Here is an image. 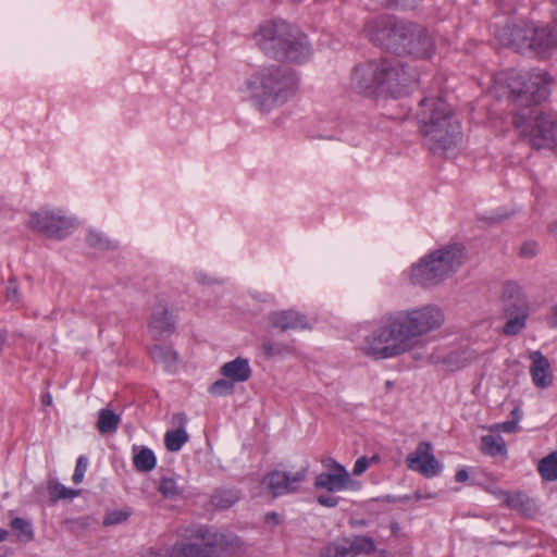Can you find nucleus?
<instances>
[{
  "mask_svg": "<svg viewBox=\"0 0 557 557\" xmlns=\"http://www.w3.org/2000/svg\"><path fill=\"white\" fill-rule=\"evenodd\" d=\"M323 465L326 468V471L321 472L315 476V488L325 490L330 493L358 491L360 488V482L352 480L350 473L341 463L333 459H327Z\"/></svg>",
  "mask_w": 557,
  "mask_h": 557,
  "instance_id": "12",
  "label": "nucleus"
},
{
  "mask_svg": "<svg viewBox=\"0 0 557 557\" xmlns=\"http://www.w3.org/2000/svg\"><path fill=\"white\" fill-rule=\"evenodd\" d=\"M265 522H267L269 525H273V527H274V525L278 524V522H280V517H278V515H277V513H275V512L268 513V515L265 516Z\"/></svg>",
  "mask_w": 557,
  "mask_h": 557,
  "instance_id": "54",
  "label": "nucleus"
},
{
  "mask_svg": "<svg viewBox=\"0 0 557 557\" xmlns=\"http://www.w3.org/2000/svg\"><path fill=\"white\" fill-rule=\"evenodd\" d=\"M121 421L119 414L110 409H101L97 421V429L100 433H114Z\"/></svg>",
  "mask_w": 557,
  "mask_h": 557,
  "instance_id": "32",
  "label": "nucleus"
},
{
  "mask_svg": "<svg viewBox=\"0 0 557 557\" xmlns=\"http://www.w3.org/2000/svg\"><path fill=\"white\" fill-rule=\"evenodd\" d=\"M539 472L546 481L557 480V450L541 459L539 462Z\"/></svg>",
  "mask_w": 557,
  "mask_h": 557,
  "instance_id": "34",
  "label": "nucleus"
},
{
  "mask_svg": "<svg viewBox=\"0 0 557 557\" xmlns=\"http://www.w3.org/2000/svg\"><path fill=\"white\" fill-rule=\"evenodd\" d=\"M379 61L357 64L350 74L349 87L357 94L372 95L380 89Z\"/></svg>",
  "mask_w": 557,
  "mask_h": 557,
  "instance_id": "17",
  "label": "nucleus"
},
{
  "mask_svg": "<svg viewBox=\"0 0 557 557\" xmlns=\"http://www.w3.org/2000/svg\"><path fill=\"white\" fill-rule=\"evenodd\" d=\"M504 311H529L528 301L522 288L516 282H506L503 287Z\"/></svg>",
  "mask_w": 557,
  "mask_h": 557,
  "instance_id": "23",
  "label": "nucleus"
},
{
  "mask_svg": "<svg viewBox=\"0 0 557 557\" xmlns=\"http://www.w3.org/2000/svg\"><path fill=\"white\" fill-rule=\"evenodd\" d=\"M233 539L214 529H199L190 542L175 545L156 557H224Z\"/></svg>",
  "mask_w": 557,
  "mask_h": 557,
  "instance_id": "6",
  "label": "nucleus"
},
{
  "mask_svg": "<svg viewBox=\"0 0 557 557\" xmlns=\"http://www.w3.org/2000/svg\"><path fill=\"white\" fill-rule=\"evenodd\" d=\"M350 549V554L352 557L356 555H369L375 550V543L371 537L368 536H356L354 537L349 545H346Z\"/></svg>",
  "mask_w": 557,
  "mask_h": 557,
  "instance_id": "38",
  "label": "nucleus"
},
{
  "mask_svg": "<svg viewBox=\"0 0 557 557\" xmlns=\"http://www.w3.org/2000/svg\"><path fill=\"white\" fill-rule=\"evenodd\" d=\"M253 40L267 55L288 63H305L313 53L308 37L284 21L262 24Z\"/></svg>",
  "mask_w": 557,
  "mask_h": 557,
  "instance_id": "3",
  "label": "nucleus"
},
{
  "mask_svg": "<svg viewBox=\"0 0 557 557\" xmlns=\"http://www.w3.org/2000/svg\"><path fill=\"white\" fill-rule=\"evenodd\" d=\"M11 528L16 533V540L22 543H28L34 540V530L29 521L22 518H14L11 521Z\"/></svg>",
  "mask_w": 557,
  "mask_h": 557,
  "instance_id": "39",
  "label": "nucleus"
},
{
  "mask_svg": "<svg viewBox=\"0 0 557 557\" xmlns=\"http://www.w3.org/2000/svg\"><path fill=\"white\" fill-rule=\"evenodd\" d=\"M158 491L166 499H176L183 494V487L177 483V480L172 475H163L160 479Z\"/></svg>",
  "mask_w": 557,
  "mask_h": 557,
  "instance_id": "33",
  "label": "nucleus"
},
{
  "mask_svg": "<svg viewBox=\"0 0 557 557\" xmlns=\"http://www.w3.org/2000/svg\"><path fill=\"white\" fill-rule=\"evenodd\" d=\"M556 25L554 27L549 26H535L533 25L532 35L534 33H546V36H543L541 39L544 44H546L547 47H530V50L534 51L535 53L540 55H546L555 50H557V18L555 17Z\"/></svg>",
  "mask_w": 557,
  "mask_h": 557,
  "instance_id": "27",
  "label": "nucleus"
},
{
  "mask_svg": "<svg viewBox=\"0 0 557 557\" xmlns=\"http://www.w3.org/2000/svg\"><path fill=\"white\" fill-rule=\"evenodd\" d=\"M174 320L169 311L166 304L158 302L151 313L149 330L154 337L170 335L174 330Z\"/></svg>",
  "mask_w": 557,
  "mask_h": 557,
  "instance_id": "22",
  "label": "nucleus"
},
{
  "mask_svg": "<svg viewBox=\"0 0 557 557\" xmlns=\"http://www.w3.org/2000/svg\"><path fill=\"white\" fill-rule=\"evenodd\" d=\"M537 253V245L535 243H524L520 247V255L523 258H532Z\"/></svg>",
  "mask_w": 557,
  "mask_h": 557,
  "instance_id": "48",
  "label": "nucleus"
},
{
  "mask_svg": "<svg viewBox=\"0 0 557 557\" xmlns=\"http://www.w3.org/2000/svg\"><path fill=\"white\" fill-rule=\"evenodd\" d=\"M399 313L417 342L421 336L438 329L444 322L442 310L433 305L403 310Z\"/></svg>",
  "mask_w": 557,
  "mask_h": 557,
  "instance_id": "11",
  "label": "nucleus"
},
{
  "mask_svg": "<svg viewBox=\"0 0 557 557\" xmlns=\"http://www.w3.org/2000/svg\"><path fill=\"white\" fill-rule=\"evenodd\" d=\"M5 341H7V331L0 329V350L2 349Z\"/></svg>",
  "mask_w": 557,
  "mask_h": 557,
  "instance_id": "56",
  "label": "nucleus"
},
{
  "mask_svg": "<svg viewBox=\"0 0 557 557\" xmlns=\"http://www.w3.org/2000/svg\"><path fill=\"white\" fill-rule=\"evenodd\" d=\"M548 323L550 326H557V304L552 307Z\"/></svg>",
  "mask_w": 557,
  "mask_h": 557,
  "instance_id": "53",
  "label": "nucleus"
},
{
  "mask_svg": "<svg viewBox=\"0 0 557 557\" xmlns=\"http://www.w3.org/2000/svg\"><path fill=\"white\" fill-rule=\"evenodd\" d=\"M380 90L398 96L412 87L417 81V73L397 59L379 60Z\"/></svg>",
  "mask_w": 557,
  "mask_h": 557,
  "instance_id": "9",
  "label": "nucleus"
},
{
  "mask_svg": "<svg viewBox=\"0 0 557 557\" xmlns=\"http://www.w3.org/2000/svg\"><path fill=\"white\" fill-rule=\"evenodd\" d=\"M468 479L469 474L468 471L465 469L459 470L455 475V480L460 483L466 482Z\"/></svg>",
  "mask_w": 557,
  "mask_h": 557,
  "instance_id": "55",
  "label": "nucleus"
},
{
  "mask_svg": "<svg viewBox=\"0 0 557 557\" xmlns=\"http://www.w3.org/2000/svg\"><path fill=\"white\" fill-rule=\"evenodd\" d=\"M453 114L450 106L441 97L430 96L423 98L416 112L420 133H422V128H429Z\"/></svg>",
  "mask_w": 557,
  "mask_h": 557,
  "instance_id": "18",
  "label": "nucleus"
},
{
  "mask_svg": "<svg viewBox=\"0 0 557 557\" xmlns=\"http://www.w3.org/2000/svg\"><path fill=\"white\" fill-rule=\"evenodd\" d=\"M298 85L295 71L271 64L252 72L245 82L244 90L261 111H270L287 102L296 94Z\"/></svg>",
  "mask_w": 557,
  "mask_h": 557,
  "instance_id": "2",
  "label": "nucleus"
},
{
  "mask_svg": "<svg viewBox=\"0 0 557 557\" xmlns=\"http://www.w3.org/2000/svg\"><path fill=\"white\" fill-rule=\"evenodd\" d=\"M379 460V457L377 456H373L372 458L368 459L367 457H360L356 460L355 462V466H354V469H352V473L355 475H360L362 474L369 467V465L371 462H376Z\"/></svg>",
  "mask_w": 557,
  "mask_h": 557,
  "instance_id": "46",
  "label": "nucleus"
},
{
  "mask_svg": "<svg viewBox=\"0 0 557 557\" xmlns=\"http://www.w3.org/2000/svg\"><path fill=\"white\" fill-rule=\"evenodd\" d=\"M360 351L372 360H384L399 356L382 320L377 327L363 338Z\"/></svg>",
  "mask_w": 557,
  "mask_h": 557,
  "instance_id": "15",
  "label": "nucleus"
},
{
  "mask_svg": "<svg viewBox=\"0 0 557 557\" xmlns=\"http://www.w3.org/2000/svg\"><path fill=\"white\" fill-rule=\"evenodd\" d=\"M494 431H502L505 433H513L518 430V422L517 421H506L499 424H496L493 426Z\"/></svg>",
  "mask_w": 557,
  "mask_h": 557,
  "instance_id": "49",
  "label": "nucleus"
},
{
  "mask_svg": "<svg viewBox=\"0 0 557 557\" xmlns=\"http://www.w3.org/2000/svg\"><path fill=\"white\" fill-rule=\"evenodd\" d=\"M529 311H511L505 312L507 322L504 326V334L506 335H516L521 332L525 326V320L528 318Z\"/></svg>",
  "mask_w": 557,
  "mask_h": 557,
  "instance_id": "31",
  "label": "nucleus"
},
{
  "mask_svg": "<svg viewBox=\"0 0 557 557\" xmlns=\"http://www.w3.org/2000/svg\"><path fill=\"white\" fill-rule=\"evenodd\" d=\"M467 259L463 246L454 244L440 247L423 256L408 271L411 284L431 287L453 276Z\"/></svg>",
  "mask_w": 557,
  "mask_h": 557,
  "instance_id": "4",
  "label": "nucleus"
},
{
  "mask_svg": "<svg viewBox=\"0 0 557 557\" xmlns=\"http://www.w3.org/2000/svg\"><path fill=\"white\" fill-rule=\"evenodd\" d=\"M481 450L490 456H506V444L502 436L487 434L481 438Z\"/></svg>",
  "mask_w": 557,
  "mask_h": 557,
  "instance_id": "30",
  "label": "nucleus"
},
{
  "mask_svg": "<svg viewBox=\"0 0 557 557\" xmlns=\"http://www.w3.org/2000/svg\"><path fill=\"white\" fill-rule=\"evenodd\" d=\"M550 79L544 72H520L510 70L494 77L491 91L496 97L515 98L520 106L537 103L548 95Z\"/></svg>",
  "mask_w": 557,
  "mask_h": 557,
  "instance_id": "5",
  "label": "nucleus"
},
{
  "mask_svg": "<svg viewBox=\"0 0 557 557\" xmlns=\"http://www.w3.org/2000/svg\"><path fill=\"white\" fill-rule=\"evenodd\" d=\"M188 441L185 428L168 431L164 435V445L170 451H177Z\"/></svg>",
  "mask_w": 557,
  "mask_h": 557,
  "instance_id": "35",
  "label": "nucleus"
},
{
  "mask_svg": "<svg viewBox=\"0 0 557 557\" xmlns=\"http://www.w3.org/2000/svg\"><path fill=\"white\" fill-rule=\"evenodd\" d=\"M259 349L268 359H282L295 352V347L290 343H284L268 336L262 338Z\"/></svg>",
  "mask_w": 557,
  "mask_h": 557,
  "instance_id": "25",
  "label": "nucleus"
},
{
  "mask_svg": "<svg viewBox=\"0 0 557 557\" xmlns=\"http://www.w3.org/2000/svg\"><path fill=\"white\" fill-rule=\"evenodd\" d=\"M532 24H521L513 26H506L502 29H498L496 33V37L498 41L507 47H511L518 51L530 50V47H547L541 39L543 36L547 34L534 33L532 37Z\"/></svg>",
  "mask_w": 557,
  "mask_h": 557,
  "instance_id": "13",
  "label": "nucleus"
},
{
  "mask_svg": "<svg viewBox=\"0 0 557 557\" xmlns=\"http://www.w3.org/2000/svg\"><path fill=\"white\" fill-rule=\"evenodd\" d=\"M320 557H352L346 545L331 544L321 553Z\"/></svg>",
  "mask_w": 557,
  "mask_h": 557,
  "instance_id": "43",
  "label": "nucleus"
},
{
  "mask_svg": "<svg viewBox=\"0 0 557 557\" xmlns=\"http://www.w3.org/2000/svg\"><path fill=\"white\" fill-rule=\"evenodd\" d=\"M515 125L537 148L557 147V117L537 108H523L515 115Z\"/></svg>",
  "mask_w": 557,
  "mask_h": 557,
  "instance_id": "7",
  "label": "nucleus"
},
{
  "mask_svg": "<svg viewBox=\"0 0 557 557\" xmlns=\"http://www.w3.org/2000/svg\"><path fill=\"white\" fill-rule=\"evenodd\" d=\"M128 517H129V512L126 510L110 511L106 515V517L103 519V524L106 527L120 524V523L126 521Z\"/></svg>",
  "mask_w": 557,
  "mask_h": 557,
  "instance_id": "44",
  "label": "nucleus"
},
{
  "mask_svg": "<svg viewBox=\"0 0 557 557\" xmlns=\"http://www.w3.org/2000/svg\"><path fill=\"white\" fill-rule=\"evenodd\" d=\"M9 537V531L0 529V542L5 541Z\"/></svg>",
  "mask_w": 557,
  "mask_h": 557,
  "instance_id": "57",
  "label": "nucleus"
},
{
  "mask_svg": "<svg viewBox=\"0 0 557 557\" xmlns=\"http://www.w3.org/2000/svg\"><path fill=\"white\" fill-rule=\"evenodd\" d=\"M86 240L90 247L98 250H110L116 247L115 242L98 230H89Z\"/></svg>",
  "mask_w": 557,
  "mask_h": 557,
  "instance_id": "37",
  "label": "nucleus"
},
{
  "mask_svg": "<svg viewBox=\"0 0 557 557\" xmlns=\"http://www.w3.org/2000/svg\"><path fill=\"white\" fill-rule=\"evenodd\" d=\"M237 499H238V496L235 492L220 491V492H216L212 496V504L215 507L224 509V508H228L230 506H232Z\"/></svg>",
  "mask_w": 557,
  "mask_h": 557,
  "instance_id": "41",
  "label": "nucleus"
},
{
  "mask_svg": "<svg viewBox=\"0 0 557 557\" xmlns=\"http://www.w3.org/2000/svg\"><path fill=\"white\" fill-rule=\"evenodd\" d=\"M529 358L532 360L530 373L534 385L539 388H547L553 384V373L548 359L539 350L531 351Z\"/></svg>",
  "mask_w": 557,
  "mask_h": 557,
  "instance_id": "21",
  "label": "nucleus"
},
{
  "mask_svg": "<svg viewBox=\"0 0 557 557\" xmlns=\"http://www.w3.org/2000/svg\"><path fill=\"white\" fill-rule=\"evenodd\" d=\"M414 498L416 499H422V498H424V495H422L420 492H416L414 493Z\"/></svg>",
  "mask_w": 557,
  "mask_h": 557,
  "instance_id": "59",
  "label": "nucleus"
},
{
  "mask_svg": "<svg viewBox=\"0 0 557 557\" xmlns=\"http://www.w3.org/2000/svg\"><path fill=\"white\" fill-rule=\"evenodd\" d=\"M425 497H433V495H431V494H429V495H428V494H424V498H425Z\"/></svg>",
  "mask_w": 557,
  "mask_h": 557,
  "instance_id": "61",
  "label": "nucleus"
},
{
  "mask_svg": "<svg viewBox=\"0 0 557 557\" xmlns=\"http://www.w3.org/2000/svg\"><path fill=\"white\" fill-rule=\"evenodd\" d=\"M133 463L136 470L148 472L156 467L157 459L151 449L146 447H134Z\"/></svg>",
  "mask_w": 557,
  "mask_h": 557,
  "instance_id": "29",
  "label": "nucleus"
},
{
  "mask_svg": "<svg viewBox=\"0 0 557 557\" xmlns=\"http://www.w3.org/2000/svg\"><path fill=\"white\" fill-rule=\"evenodd\" d=\"M475 358L472 351H455L447 358V363L451 370L459 369L469 364Z\"/></svg>",
  "mask_w": 557,
  "mask_h": 557,
  "instance_id": "40",
  "label": "nucleus"
},
{
  "mask_svg": "<svg viewBox=\"0 0 557 557\" xmlns=\"http://www.w3.org/2000/svg\"><path fill=\"white\" fill-rule=\"evenodd\" d=\"M421 135L433 153L445 154L457 146L461 132L459 122L453 114L429 128H422Z\"/></svg>",
  "mask_w": 557,
  "mask_h": 557,
  "instance_id": "10",
  "label": "nucleus"
},
{
  "mask_svg": "<svg viewBox=\"0 0 557 557\" xmlns=\"http://www.w3.org/2000/svg\"><path fill=\"white\" fill-rule=\"evenodd\" d=\"M7 299L12 302H17L20 300V292L18 286L15 280L11 278L9 280L8 286H7Z\"/></svg>",
  "mask_w": 557,
  "mask_h": 557,
  "instance_id": "47",
  "label": "nucleus"
},
{
  "mask_svg": "<svg viewBox=\"0 0 557 557\" xmlns=\"http://www.w3.org/2000/svg\"><path fill=\"white\" fill-rule=\"evenodd\" d=\"M150 355L154 362L162 364L166 370L172 371L175 369L177 362V354L168 346L156 345Z\"/></svg>",
  "mask_w": 557,
  "mask_h": 557,
  "instance_id": "28",
  "label": "nucleus"
},
{
  "mask_svg": "<svg viewBox=\"0 0 557 557\" xmlns=\"http://www.w3.org/2000/svg\"><path fill=\"white\" fill-rule=\"evenodd\" d=\"M234 391V383L224 377L215 381L209 388V392L213 396H225L232 394Z\"/></svg>",
  "mask_w": 557,
  "mask_h": 557,
  "instance_id": "42",
  "label": "nucleus"
},
{
  "mask_svg": "<svg viewBox=\"0 0 557 557\" xmlns=\"http://www.w3.org/2000/svg\"><path fill=\"white\" fill-rule=\"evenodd\" d=\"M47 487H48L49 497L52 503H55L60 499H72L79 494V491L67 488L54 480H50L48 482Z\"/></svg>",
  "mask_w": 557,
  "mask_h": 557,
  "instance_id": "36",
  "label": "nucleus"
},
{
  "mask_svg": "<svg viewBox=\"0 0 557 557\" xmlns=\"http://www.w3.org/2000/svg\"><path fill=\"white\" fill-rule=\"evenodd\" d=\"M407 467L430 479L438 475L443 465L433 454L432 445L429 442H420L416 449L406 458Z\"/></svg>",
  "mask_w": 557,
  "mask_h": 557,
  "instance_id": "16",
  "label": "nucleus"
},
{
  "mask_svg": "<svg viewBox=\"0 0 557 557\" xmlns=\"http://www.w3.org/2000/svg\"><path fill=\"white\" fill-rule=\"evenodd\" d=\"M187 422V418L184 413H175L173 416V424L177 425L178 428H184Z\"/></svg>",
  "mask_w": 557,
  "mask_h": 557,
  "instance_id": "52",
  "label": "nucleus"
},
{
  "mask_svg": "<svg viewBox=\"0 0 557 557\" xmlns=\"http://www.w3.org/2000/svg\"><path fill=\"white\" fill-rule=\"evenodd\" d=\"M367 33L372 40L398 54L428 59L435 50L434 40L424 27L393 16L372 20L367 25Z\"/></svg>",
  "mask_w": 557,
  "mask_h": 557,
  "instance_id": "1",
  "label": "nucleus"
},
{
  "mask_svg": "<svg viewBox=\"0 0 557 557\" xmlns=\"http://www.w3.org/2000/svg\"><path fill=\"white\" fill-rule=\"evenodd\" d=\"M87 467H88L87 458L84 456L78 457L76 467H75V471H74V474L72 478V480L75 484H79L83 481L85 472L87 470Z\"/></svg>",
  "mask_w": 557,
  "mask_h": 557,
  "instance_id": "45",
  "label": "nucleus"
},
{
  "mask_svg": "<svg viewBox=\"0 0 557 557\" xmlns=\"http://www.w3.org/2000/svg\"><path fill=\"white\" fill-rule=\"evenodd\" d=\"M382 321L399 356L411 350L417 345V341L399 311L385 314Z\"/></svg>",
  "mask_w": 557,
  "mask_h": 557,
  "instance_id": "19",
  "label": "nucleus"
},
{
  "mask_svg": "<svg viewBox=\"0 0 557 557\" xmlns=\"http://www.w3.org/2000/svg\"><path fill=\"white\" fill-rule=\"evenodd\" d=\"M78 522H81L82 525H86L87 524L85 519H82Z\"/></svg>",
  "mask_w": 557,
  "mask_h": 557,
  "instance_id": "60",
  "label": "nucleus"
},
{
  "mask_svg": "<svg viewBox=\"0 0 557 557\" xmlns=\"http://www.w3.org/2000/svg\"><path fill=\"white\" fill-rule=\"evenodd\" d=\"M503 502L511 509L518 510L523 515H531L535 511L534 502L524 493H504Z\"/></svg>",
  "mask_w": 557,
  "mask_h": 557,
  "instance_id": "26",
  "label": "nucleus"
},
{
  "mask_svg": "<svg viewBox=\"0 0 557 557\" xmlns=\"http://www.w3.org/2000/svg\"><path fill=\"white\" fill-rule=\"evenodd\" d=\"M318 503L325 507H335L338 504V499L333 496L320 495L317 498Z\"/></svg>",
  "mask_w": 557,
  "mask_h": 557,
  "instance_id": "50",
  "label": "nucleus"
},
{
  "mask_svg": "<svg viewBox=\"0 0 557 557\" xmlns=\"http://www.w3.org/2000/svg\"><path fill=\"white\" fill-rule=\"evenodd\" d=\"M27 226L49 239L61 240L78 226L77 221L55 208H40L29 213Z\"/></svg>",
  "mask_w": 557,
  "mask_h": 557,
  "instance_id": "8",
  "label": "nucleus"
},
{
  "mask_svg": "<svg viewBox=\"0 0 557 557\" xmlns=\"http://www.w3.org/2000/svg\"><path fill=\"white\" fill-rule=\"evenodd\" d=\"M42 403H44L45 405H51V403H52V398H51V396H50V395H46V396H44V397H42Z\"/></svg>",
  "mask_w": 557,
  "mask_h": 557,
  "instance_id": "58",
  "label": "nucleus"
},
{
  "mask_svg": "<svg viewBox=\"0 0 557 557\" xmlns=\"http://www.w3.org/2000/svg\"><path fill=\"white\" fill-rule=\"evenodd\" d=\"M309 469L308 461L295 471L274 470L268 473L262 484L269 490L273 497L289 494L297 491L298 486L306 480Z\"/></svg>",
  "mask_w": 557,
  "mask_h": 557,
  "instance_id": "14",
  "label": "nucleus"
},
{
  "mask_svg": "<svg viewBox=\"0 0 557 557\" xmlns=\"http://www.w3.org/2000/svg\"><path fill=\"white\" fill-rule=\"evenodd\" d=\"M267 321L273 329L282 332L306 330L309 327L305 315L294 310H282L271 312L267 317Z\"/></svg>",
  "mask_w": 557,
  "mask_h": 557,
  "instance_id": "20",
  "label": "nucleus"
},
{
  "mask_svg": "<svg viewBox=\"0 0 557 557\" xmlns=\"http://www.w3.org/2000/svg\"><path fill=\"white\" fill-rule=\"evenodd\" d=\"M221 374L233 383L246 382L251 376L249 361L245 358L236 359L224 363L220 370Z\"/></svg>",
  "mask_w": 557,
  "mask_h": 557,
  "instance_id": "24",
  "label": "nucleus"
},
{
  "mask_svg": "<svg viewBox=\"0 0 557 557\" xmlns=\"http://www.w3.org/2000/svg\"><path fill=\"white\" fill-rule=\"evenodd\" d=\"M382 4H386V5H392V4H395V5H400V7H411L416 0H379Z\"/></svg>",
  "mask_w": 557,
  "mask_h": 557,
  "instance_id": "51",
  "label": "nucleus"
}]
</instances>
